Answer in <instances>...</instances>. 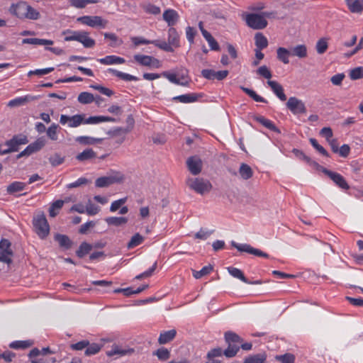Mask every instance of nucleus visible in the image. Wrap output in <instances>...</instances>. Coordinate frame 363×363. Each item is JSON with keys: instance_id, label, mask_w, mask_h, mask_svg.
I'll list each match as a JSON object with an SVG mask.
<instances>
[{"instance_id": "nucleus-1", "label": "nucleus", "mask_w": 363, "mask_h": 363, "mask_svg": "<svg viewBox=\"0 0 363 363\" xmlns=\"http://www.w3.org/2000/svg\"><path fill=\"white\" fill-rule=\"evenodd\" d=\"M186 184L191 189L201 195L209 192L212 189L211 183L208 179L201 177L189 178Z\"/></svg>"}, {"instance_id": "nucleus-2", "label": "nucleus", "mask_w": 363, "mask_h": 363, "mask_svg": "<svg viewBox=\"0 0 363 363\" xmlns=\"http://www.w3.org/2000/svg\"><path fill=\"white\" fill-rule=\"evenodd\" d=\"M35 232L41 239L48 237L50 233V225L43 213H40L34 216L33 220Z\"/></svg>"}, {"instance_id": "nucleus-3", "label": "nucleus", "mask_w": 363, "mask_h": 363, "mask_svg": "<svg viewBox=\"0 0 363 363\" xmlns=\"http://www.w3.org/2000/svg\"><path fill=\"white\" fill-rule=\"evenodd\" d=\"M125 179V176L120 172H113L110 174L101 177L96 179L95 186L98 188H104L109 186L113 184L122 183Z\"/></svg>"}, {"instance_id": "nucleus-4", "label": "nucleus", "mask_w": 363, "mask_h": 363, "mask_svg": "<svg viewBox=\"0 0 363 363\" xmlns=\"http://www.w3.org/2000/svg\"><path fill=\"white\" fill-rule=\"evenodd\" d=\"M77 21L83 25L91 27L105 28L108 21L99 16H83L77 18Z\"/></svg>"}, {"instance_id": "nucleus-5", "label": "nucleus", "mask_w": 363, "mask_h": 363, "mask_svg": "<svg viewBox=\"0 0 363 363\" xmlns=\"http://www.w3.org/2000/svg\"><path fill=\"white\" fill-rule=\"evenodd\" d=\"M245 20L247 25L255 30L264 29L267 26V21L262 13L246 14Z\"/></svg>"}, {"instance_id": "nucleus-6", "label": "nucleus", "mask_w": 363, "mask_h": 363, "mask_svg": "<svg viewBox=\"0 0 363 363\" xmlns=\"http://www.w3.org/2000/svg\"><path fill=\"white\" fill-rule=\"evenodd\" d=\"M84 117L85 114H76L72 116L62 114L60 123L63 125H67L69 128H77L84 124Z\"/></svg>"}, {"instance_id": "nucleus-7", "label": "nucleus", "mask_w": 363, "mask_h": 363, "mask_svg": "<svg viewBox=\"0 0 363 363\" xmlns=\"http://www.w3.org/2000/svg\"><path fill=\"white\" fill-rule=\"evenodd\" d=\"M322 172L327 175L337 186L342 190H348L350 186L345 179L339 173L323 168Z\"/></svg>"}, {"instance_id": "nucleus-8", "label": "nucleus", "mask_w": 363, "mask_h": 363, "mask_svg": "<svg viewBox=\"0 0 363 363\" xmlns=\"http://www.w3.org/2000/svg\"><path fill=\"white\" fill-rule=\"evenodd\" d=\"M230 244L233 247L236 248L240 252H247L257 257H263L264 258L269 257V255L266 252H264L259 249L254 248L249 244H239L233 240L231 241Z\"/></svg>"}, {"instance_id": "nucleus-9", "label": "nucleus", "mask_w": 363, "mask_h": 363, "mask_svg": "<svg viewBox=\"0 0 363 363\" xmlns=\"http://www.w3.org/2000/svg\"><path fill=\"white\" fill-rule=\"evenodd\" d=\"M13 252L11 249V242L6 239L0 241V262L10 264L12 262Z\"/></svg>"}, {"instance_id": "nucleus-10", "label": "nucleus", "mask_w": 363, "mask_h": 363, "mask_svg": "<svg viewBox=\"0 0 363 363\" xmlns=\"http://www.w3.org/2000/svg\"><path fill=\"white\" fill-rule=\"evenodd\" d=\"M46 143V140L43 137L38 138L35 141L28 145L26 148L19 153L18 157L28 156L41 150Z\"/></svg>"}, {"instance_id": "nucleus-11", "label": "nucleus", "mask_w": 363, "mask_h": 363, "mask_svg": "<svg viewBox=\"0 0 363 363\" xmlns=\"http://www.w3.org/2000/svg\"><path fill=\"white\" fill-rule=\"evenodd\" d=\"M286 106L294 114L304 113L306 111L304 103L294 96L288 99Z\"/></svg>"}, {"instance_id": "nucleus-12", "label": "nucleus", "mask_w": 363, "mask_h": 363, "mask_svg": "<svg viewBox=\"0 0 363 363\" xmlns=\"http://www.w3.org/2000/svg\"><path fill=\"white\" fill-rule=\"evenodd\" d=\"M133 58L135 62L143 66H149L155 68L160 67V61L152 56L137 54L133 56Z\"/></svg>"}, {"instance_id": "nucleus-13", "label": "nucleus", "mask_w": 363, "mask_h": 363, "mask_svg": "<svg viewBox=\"0 0 363 363\" xmlns=\"http://www.w3.org/2000/svg\"><path fill=\"white\" fill-rule=\"evenodd\" d=\"M28 6V4L26 1H21L17 4H13L9 9V11L18 18L24 19Z\"/></svg>"}, {"instance_id": "nucleus-14", "label": "nucleus", "mask_w": 363, "mask_h": 363, "mask_svg": "<svg viewBox=\"0 0 363 363\" xmlns=\"http://www.w3.org/2000/svg\"><path fill=\"white\" fill-rule=\"evenodd\" d=\"M202 164V160L198 156L190 157L186 161L187 167L193 175H197L201 172Z\"/></svg>"}, {"instance_id": "nucleus-15", "label": "nucleus", "mask_w": 363, "mask_h": 363, "mask_svg": "<svg viewBox=\"0 0 363 363\" xmlns=\"http://www.w3.org/2000/svg\"><path fill=\"white\" fill-rule=\"evenodd\" d=\"M134 352V349L129 347H123L118 345H113L111 349L106 352L108 357H123L130 355Z\"/></svg>"}, {"instance_id": "nucleus-16", "label": "nucleus", "mask_w": 363, "mask_h": 363, "mask_svg": "<svg viewBox=\"0 0 363 363\" xmlns=\"http://www.w3.org/2000/svg\"><path fill=\"white\" fill-rule=\"evenodd\" d=\"M97 61L104 65H121L125 62L123 57L116 55H107L103 58L97 59Z\"/></svg>"}, {"instance_id": "nucleus-17", "label": "nucleus", "mask_w": 363, "mask_h": 363, "mask_svg": "<svg viewBox=\"0 0 363 363\" xmlns=\"http://www.w3.org/2000/svg\"><path fill=\"white\" fill-rule=\"evenodd\" d=\"M89 33L84 30H79V34L78 36L77 42L82 44V45L86 48H93L96 42L95 40L89 37Z\"/></svg>"}, {"instance_id": "nucleus-18", "label": "nucleus", "mask_w": 363, "mask_h": 363, "mask_svg": "<svg viewBox=\"0 0 363 363\" xmlns=\"http://www.w3.org/2000/svg\"><path fill=\"white\" fill-rule=\"evenodd\" d=\"M267 84L270 86L273 93L282 101L286 100V96L284 93V89L276 81L268 80Z\"/></svg>"}, {"instance_id": "nucleus-19", "label": "nucleus", "mask_w": 363, "mask_h": 363, "mask_svg": "<svg viewBox=\"0 0 363 363\" xmlns=\"http://www.w3.org/2000/svg\"><path fill=\"white\" fill-rule=\"evenodd\" d=\"M163 19L167 22V25L172 28L178 21L179 14L174 9H167L163 13Z\"/></svg>"}, {"instance_id": "nucleus-20", "label": "nucleus", "mask_w": 363, "mask_h": 363, "mask_svg": "<svg viewBox=\"0 0 363 363\" xmlns=\"http://www.w3.org/2000/svg\"><path fill=\"white\" fill-rule=\"evenodd\" d=\"M116 120L114 118L104 116H90L87 118H84V124H99L104 122H116Z\"/></svg>"}, {"instance_id": "nucleus-21", "label": "nucleus", "mask_w": 363, "mask_h": 363, "mask_svg": "<svg viewBox=\"0 0 363 363\" xmlns=\"http://www.w3.org/2000/svg\"><path fill=\"white\" fill-rule=\"evenodd\" d=\"M108 72L109 73L112 74L113 76H115L123 81H125V82H131V81L137 82L139 80L138 77H137L135 76L118 71V70L113 69V68L108 69Z\"/></svg>"}, {"instance_id": "nucleus-22", "label": "nucleus", "mask_w": 363, "mask_h": 363, "mask_svg": "<svg viewBox=\"0 0 363 363\" xmlns=\"http://www.w3.org/2000/svg\"><path fill=\"white\" fill-rule=\"evenodd\" d=\"M267 357L265 352L255 354L246 357L242 363H264Z\"/></svg>"}, {"instance_id": "nucleus-23", "label": "nucleus", "mask_w": 363, "mask_h": 363, "mask_svg": "<svg viewBox=\"0 0 363 363\" xmlns=\"http://www.w3.org/2000/svg\"><path fill=\"white\" fill-rule=\"evenodd\" d=\"M346 4L352 13H359L363 11V0H346Z\"/></svg>"}, {"instance_id": "nucleus-24", "label": "nucleus", "mask_w": 363, "mask_h": 363, "mask_svg": "<svg viewBox=\"0 0 363 363\" xmlns=\"http://www.w3.org/2000/svg\"><path fill=\"white\" fill-rule=\"evenodd\" d=\"M168 43L172 46V48L179 47V35L177 30L172 27L168 30Z\"/></svg>"}, {"instance_id": "nucleus-25", "label": "nucleus", "mask_w": 363, "mask_h": 363, "mask_svg": "<svg viewBox=\"0 0 363 363\" xmlns=\"http://www.w3.org/2000/svg\"><path fill=\"white\" fill-rule=\"evenodd\" d=\"M177 331L175 330L164 331L160 333L158 342L161 345L166 344L172 340L175 337Z\"/></svg>"}, {"instance_id": "nucleus-26", "label": "nucleus", "mask_w": 363, "mask_h": 363, "mask_svg": "<svg viewBox=\"0 0 363 363\" xmlns=\"http://www.w3.org/2000/svg\"><path fill=\"white\" fill-rule=\"evenodd\" d=\"M96 157V152L91 148H87L76 156V159L80 162L90 160Z\"/></svg>"}, {"instance_id": "nucleus-27", "label": "nucleus", "mask_w": 363, "mask_h": 363, "mask_svg": "<svg viewBox=\"0 0 363 363\" xmlns=\"http://www.w3.org/2000/svg\"><path fill=\"white\" fill-rule=\"evenodd\" d=\"M255 120L270 130L280 133L279 129L274 125V123L264 116H257Z\"/></svg>"}, {"instance_id": "nucleus-28", "label": "nucleus", "mask_w": 363, "mask_h": 363, "mask_svg": "<svg viewBox=\"0 0 363 363\" xmlns=\"http://www.w3.org/2000/svg\"><path fill=\"white\" fill-rule=\"evenodd\" d=\"M291 55V52L285 48L280 47L277 50V59L284 64L289 63V56Z\"/></svg>"}, {"instance_id": "nucleus-29", "label": "nucleus", "mask_w": 363, "mask_h": 363, "mask_svg": "<svg viewBox=\"0 0 363 363\" xmlns=\"http://www.w3.org/2000/svg\"><path fill=\"white\" fill-rule=\"evenodd\" d=\"M55 240L57 241L61 247L65 250L70 248L72 241L68 236L61 234H56L55 235Z\"/></svg>"}, {"instance_id": "nucleus-30", "label": "nucleus", "mask_w": 363, "mask_h": 363, "mask_svg": "<svg viewBox=\"0 0 363 363\" xmlns=\"http://www.w3.org/2000/svg\"><path fill=\"white\" fill-rule=\"evenodd\" d=\"M255 41L256 49H259V50L266 48L268 45L267 38L261 33H257L255 34Z\"/></svg>"}, {"instance_id": "nucleus-31", "label": "nucleus", "mask_w": 363, "mask_h": 363, "mask_svg": "<svg viewBox=\"0 0 363 363\" xmlns=\"http://www.w3.org/2000/svg\"><path fill=\"white\" fill-rule=\"evenodd\" d=\"M198 99L195 94H186L174 96L173 100L179 101L183 104H189L196 101Z\"/></svg>"}, {"instance_id": "nucleus-32", "label": "nucleus", "mask_w": 363, "mask_h": 363, "mask_svg": "<svg viewBox=\"0 0 363 363\" xmlns=\"http://www.w3.org/2000/svg\"><path fill=\"white\" fill-rule=\"evenodd\" d=\"M26 186V183L21 182H13L7 186L6 191L9 194H13L24 190Z\"/></svg>"}, {"instance_id": "nucleus-33", "label": "nucleus", "mask_w": 363, "mask_h": 363, "mask_svg": "<svg viewBox=\"0 0 363 363\" xmlns=\"http://www.w3.org/2000/svg\"><path fill=\"white\" fill-rule=\"evenodd\" d=\"M225 339L229 345H238L242 342V339L240 337V336L231 331H228L225 333Z\"/></svg>"}, {"instance_id": "nucleus-34", "label": "nucleus", "mask_w": 363, "mask_h": 363, "mask_svg": "<svg viewBox=\"0 0 363 363\" xmlns=\"http://www.w3.org/2000/svg\"><path fill=\"white\" fill-rule=\"evenodd\" d=\"M99 0H69L70 5L76 9H84L88 4H97Z\"/></svg>"}, {"instance_id": "nucleus-35", "label": "nucleus", "mask_w": 363, "mask_h": 363, "mask_svg": "<svg viewBox=\"0 0 363 363\" xmlns=\"http://www.w3.org/2000/svg\"><path fill=\"white\" fill-rule=\"evenodd\" d=\"M59 125L56 123H52L50 126L47 129V136L53 141L58 139V130L60 129Z\"/></svg>"}, {"instance_id": "nucleus-36", "label": "nucleus", "mask_w": 363, "mask_h": 363, "mask_svg": "<svg viewBox=\"0 0 363 363\" xmlns=\"http://www.w3.org/2000/svg\"><path fill=\"white\" fill-rule=\"evenodd\" d=\"M291 54L299 58H303L307 56V48L304 45H298L292 48Z\"/></svg>"}, {"instance_id": "nucleus-37", "label": "nucleus", "mask_w": 363, "mask_h": 363, "mask_svg": "<svg viewBox=\"0 0 363 363\" xmlns=\"http://www.w3.org/2000/svg\"><path fill=\"white\" fill-rule=\"evenodd\" d=\"M228 271L229 274L235 278L239 279L244 283H249L248 279L245 277L242 272L235 267H228Z\"/></svg>"}, {"instance_id": "nucleus-38", "label": "nucleus", "mask_w": 363, "mask_h": 363, "mask_svg": "<svg viewBox=\"0 0 363 363\" xmlns=\"http://www.w3.org/2000/svg\"><path fill=\"white\" fill-rule=\"evenodd\" d=\"M203 36L206 39V40L208 42V45L212 50H219L220 47L218 45V43L213 38V37L211 35V34L209 32H208V31L203 32Z\"/></svg>"}, {"instance_id": "nucleus-39", "label": "nucleus", "mask_w": 363, "mask_h": 363, "mask_svg": "<svg viewBox=\"0 0 363 363\" xmlns=\"http://www.w3.org/2000/svg\"><path fill=\"white\" fill-rule=\"evenodd\" d=\"M105 221L110 225L120 226L125 224L128 219L125 217H108Z\"/></svg>"}, {"instance_id": "nucleus-40", "label": "nucleus", "mask_w": 363, "mask_h": 363, "mask_svg": "<svg viewBox=\"0 0 363 363\" xmlns=\"http://www.w3.org/2000/svg\"><path fill=\"white\" fill-rule=\"evenodd\" d=\"M104 38L111 41L109 45L112 48L119 46L123 43V40L119 39L118 37L113 33H105Z\"/></svg>"}, {"instance_id": "nucleus-41", "label": "nucleus", "mask_w": 363, "mask_h": 363, "mask_svg": "<svg viewBox=\"0 0 363 363\" xmlns=\"http://www.w3.org/2000/svg\"><path fill=\"white\" fill-rule=\"evenodd\" d=\"M33 342L30 340H16L10 343V347L13 349H26L32 345Z\"/></svg>"}, {"instance_id": "nucleus-42", "label": "nucleus", "mask_w": 363, "mask_h": 363, "mask_svg": "<svg viewBox=\"0 0 363 363\" xmlns=\"http://www.w3.org/2000/svg\"><path fill=\"white\" fill-rule=\"evenodd\" d=\"M239 173L243 179H248L252 176V170L251 167L244 163L240 165Z\"/></svg>"}, {"instance_id": "nucleus-43", "label": "nucleus", "mask_w": 363, "mask_h": 363, "mask_svg": "<svg viewBox=\"0 0 363 363\" xmlns=\"http://www.w3.org/2000/svg\"><path fill=\"white\" fill-rule=\"evenodd\" d=\"M242 90L247 94L250 97L253 99L257 102L267 103V100L262 96L258 95L255 91L246 87H241Z\"/></svg>"}, {"instance_id": "nucleus-44", "label": "nucleus", "mask_w": 363, "mask_h": 363, "mask_svg": "<svg viewBox=\"0 0 363 363\" xmlns=\"http://www.w3.org/2000/svg\"><path fill=\"white\" fill-rule=\"evenodd\" d=\"M77 99L82 104H88L94 101V97L92 94L84 91L79 94Z\"/></svg>"}, {"instance_id": "nucleus-45", "label": "nucleus", "mask_w": 363, "mask_h": 363, "mask_svg": "<svg viewBox=\"0 0 363 363\" xmlns=\"http://www.w3.org/2000/svg\"><path fill=\"white\" fill-rule=\"evenodd\" d=\"M144 240V238L140 233H135L127 245L128 249H133L140 245Z\"/></svg>"}, {"instance_id": "nucleus-46", "label": "nucleus", "mask_w": 363, "mask_h": 363, "mask_svg": "<svg viewBox=\"0 0 363 363\" xmlns=\"http://www.w3.org/2000/svg\"><path fill=\"white\" fill-rule=\"evenodd\" d=\"M103 344L92 343L90 345L89 343V345L86 347L85 350V354L87 356L96 354L101 350Z\"/></svg>"}, {"instance_id": "nucleus-47", "label": "nucleus", "mask_w": 363, "mask_h": 363, "mask_svg": "<svg viewBox=\"0 0 363 363\" xmlns=\"http://www.w3.org/2000/svg\"><path fill=\"white\" fill-rule=\"evenodd\" d=\"M91 249L92 246L90 244L84 242L80 245L79 249L77 250L76 252L77 255L82 258L87 255L91 250Z\"/></svg>"}, {"instance_id": "nucleus-48", "label": "nucleus", "mask_w": 363, "mask_h": 363, "mask_svg": "<svg viewBox=\"0 0 363 363\" xmlns=\"http://www.w3.org/2000/svg\"><path fill=\"white\" fill-rule=\"evenodd\" d=\"M6 145L9 147L8 149L3 150V154L6 155L11 152L18 150L17 136L13 137L11 140L6 141Z\"/></svg>"}, {"instance_id": "nucleus-49", "label": "nucleus", "mask_w": 363, "mask_h": 363, "mask_svg": "<svg viewBox=\"0 0 363 363\" xmlns=\"http://www.w3.org/2000/svg\"><path fill=\"white\" fill-rule=\"evenodd\" d=\"M213 266L211 264L206 265L203 267L201 270L199 271H194L193 276L196 279H200L202 277L207 275L210 274L213 271Z\"/></svg>"}, {"instance_id": "nucleus-50", "label": "nucleus", "mask_w": 363, "mask_h": 363, "mask_svg": "<svg viewBox=\"0 0 363 363\" xmlns=\"http://www.w3.org/2000/svg\"><path fill=\"white\" fill-rule=\"evenodd\" d=\"M152 44L159 48L160 49L167 51V52H173L174 48L172 46L167 42L165 41H160L157 40H154L152 42Z\"/></svg>"}, {"instance_id": "nucleus-51", "label": "nucleus", "mask_w": 363, "mask_h": 363, "mask_svg": "<svg viewBox=\"0 0 363 363\" xmlns=\"http://www.w3.org/2000/svg\"><path fill=\"white\" fill-rule=\"evenodd\" d=\"M79 30H72L67 29L63 31V35H65V41H77Z\"/></svg>"}, {"instance_id": "nucleus-52", "label": "nucleus", "mask_w": 363, "mask_h": 363, "mask_svg": "<svg viewBox=\"0 0 363 363\" xmlns=\"http://www.w3.org/2000/svg\"><path fill=\"white\" fill-rule=\"evenodd\" d=\"M349 76L352 80L363 78V67H357L350 71Z\"/></svg>"}, {"instance_id": "nucleus-53", "label": "nucleus", "mask_w": 363, "mask_h": 363, "mask_svg": "<svg viewBox=\"0 0 363 363\" xmlns=\"http://www.w3.org/2000/svg\"><path fill=\"white\" fill-rule=\"evenodd\" d=\"M213 230H208L206 228H201L195 235L194 238L196 239L205 240L213 233Z\"/></svg>"}, {"instance_id": "nucleus-54", "label": "nucleus", "mask_w": 363, "mask_h": 363, "mask_svg": "<svg viewBox=\"0 0 363 363\" xmlns=\"http://www.w3.org/2000/svg\"><path fill=\"white\" fill-rule=\"evenodd\" d=\"M29 98V96L17 97L9 101L8 105L11 107L22 106L28 101Z\"/></svg>"}, {"instance_id": "nucleus-55", "label": "nucleus", "mask_w": 363, "mask_h": 363, "mask_svg": "<svg viewBox=\"0 0 363 363\" xmlns=\"http://www.w3.org/2000/svg\"><path fill=\"white\" fill-rule=\"evenodd\" d=\"M143 10L150 14L157 15L161 11L160 8L152 4H146L143 5Z\"/></svg>"}, {"instance_id": "nucleus-56", "label": "nucleus", "mask_w": 363, "mask_h": 363, "mask_svg": "<svg viewBox=\"0 0 363 363\" xmlns=\"http://www.w3.org/2000/svg\"><path fill=\"white\" fill-rule=\"evenodd\" d=\"M40 13L36 9L30 5L28 6L25 18L30 20H37L40 18Z\"/></svg>"}, {"instance_id": "nucleus-57", "label": "nucleus", "mask_w": 363, "mask_h": 363, "mask_svg": "<svg viewBox=\"0 0 363 363\" xmlns=\"http://www.w3.org/2000/svg\"><path fill=\"white\" fill-rule=\"evenodd\" d=\"M100 207L92 203L90 200L86 206V213L89 216L96 215L100 211Z\"/></svg>"}, {"instance_id": "nucleus-58", "label": "nucleus", "mask_w": 363, "mask_h": 363, "mask_svg": "<svg viewBox=\"0 0 363 363\" xmlns=\"http://www.w3.org/2000/svg\"><path fill=\"white\" fill-rule=\"evenodd\" d=\"M81 144L89 145L94 144L96 142L100 141L101 139L94 138L89 136H79L75 140Z\"/></svg>"}, {"instance_id": "nucleus-59", "label": "nucleus", "mask_w": 363, "mask_h": 363, "mask_svg": "<svg viewBox=\"0 0 363 363\" xmlns=\"http://www.w3.org/2000/svg\"><path fill=\"white\" fill-rule=\"evenodd\" d=\"M154 354L158 357L159 359L162 361L168 359L170 357L169 351L164 347L158 349Z\"/></svg>"}, {"instance_id": "nucleus-60", "label": "nucleus", "mask_w": 363, "mask_h": 363, "mask_svg": "<svg viewBox=\"0 0 363 363\" xmlns=\"http://www.w3.org/2000/svg\"><path fill=\"white\" fill-rule=\"evenodd\" d=\"M257 74L259 76L270 79L272 77V72L266 65H262L257 69Z\"/></svg>"}, {"instance_id": "nucleus-61", "label": "nucleus", "mask_w": 363, "mask_h": 363, "mask_svg": "<svg viewBox=\"0 0 363 363\" xmlns=\"http://www.w3.org/2000/svg\"><path fill=\"white\" fill-rule=\"evenodd\" d=\"M239 348L238 345H228V348L223 351V354L227 357H233L236 355Z\"/></svg>"}, {"instance_id": "nucleus-62", "label": "nucleus", "mask_w": 363, "mask_h": 363, "mask_svg": "<svg viewBox=\"0 0 363 363\" xmlns=\"http://www.w3.org/2000/svg\"><path fill=\"white\" fill-rule=\"evenodd\" d=\"M65 161V157H62L60 154L55 153L49 158V162L53 167H56L62 164Z\"/></svg>"}, {"instance_id": "nucleus-63", "label": "nucleus", "mask_w": 363, "mask_h": 363, "mask_svg": "<svg viewBox=\"0 0 363 363\" xmlns=\"http://www.w3.org/2000/svg\"><path fill=\"white\" fill-rule=\"evenodd\" d=\"M316 50L318 54H323L328 49V42L325 38H320L316 43Z\"/></svg>"}, {"instance_id": "nucleus-64", "label": "nucleus", "mask_w": 363, "mask_h": 363, "mask_svg": "<svg viewBox=\"0 0 363 363\" xmlns=\"http://www.w3.org/2000/svg\"><path fill=\"white\" fill-rule=\"evenodd\" d=\"M223 354V350L220 347H216L211 350L207 353V359L216 358L218 359L219 357H222Z\"/></svg>"}]
</instances>
